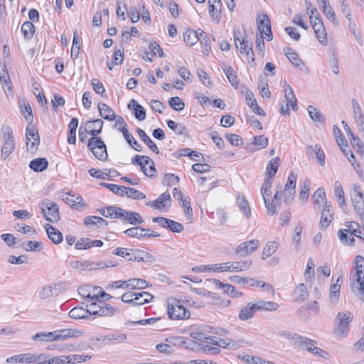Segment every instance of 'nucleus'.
<instances>
[{
    "label": "nucleus",
    "mask_w": 364,
    "mask_h": 364,
    "mask_svg": "<svg viewBox=\"0 0 364 364\" xmlns=\"http://www.w3.org/2000/svg\"><path fill=\"white\" fill-rule=\"evenodd\" d=\"M122 301L124 303H127L133 306H139L144 304L149 303L153 297H150V299H142L143 297H134L130 299H125L126 297H121Z\"/></svg>",
    "instance_id": "nucleus-44"
},
{
    "label": "nucleus",
    "mask_w": 364,
    "mask_h": 364,
    "mask_svg": "<svg viewBox=\"0 0 364 364\" xmlns=\"http://www.w3.org/2000/svg\"><path fill=\"white\" fill-rule=\"evenodd\" d=\"M136 132L144 143L146 144L154 153L157 154H159V150L156 144L151 139V138L145 133L143 129L141 128H137Z\"/></svg>",
    "instance_id": "nucleus-22"
},
{
    "label": "nucleus",
    "mask_w": 364,
    "mask_h": 364,
    "mask_svg": "<svg viewBox=\"0 0 364 364\" xmlns=\"http://www.w3.org/2000/svg\"><path fill=\"white\" fill-rule=\"evenodd\" d=\"M63 200L77 210H83L87 206L83 198L80 196L75 198L74 195L68 194V196L63 198Z\"/></svg>",
    "instance_id": "nucleus-13"
},
{
    "label": "nucleus",
    "mask_w": 364,
    "mask_h": 364,
    "mask_svg": "<svg viewBox=\"0 0 364 364\" xmlns=\"http://www.w3.org/2000/svg\"><path fill=\"white\" fill-rule=\"evenodd\" d=\"M169 106L176 111L180 112L185 107L183 100L178 97H172L168 100Z\"/></svg>",
    "instance_id": "nucleus-47"
},
{
    "label": "nucleus",
    "mask_w": 364,
    "mask_h": 364,
    "mask_svg": "<svg viewBox=\"0 0 364 364\" xmlns=\"http://www.w3.org/2000/svg\"><path fill=\"white\" fill-rule=\"evenodd\" d=\"M171 198L168 192L161 194L158 198L154 201H149L146 205L154 208L156 210L168 209L171 207Z\"/></svg>",
    "instance_id": "nucleus-11"
},
{
    "label": "nucleus",
    "mask_w": 364,
    "mask_h": 364,
    "mask_svg": "<svg viewBox=\"0 0 364 364\" xmlns=\"http://www.w3.org/2000/svg\"><path fill=\"white\" fill-rule=\"evenodd\" d=\"M124 213L127 216L124 218L123 222H126L132 225L141 224L144 222L140 214L136 212L127 210Z\"/></svg>",
    "instance_id": "nucleus-25"
},
{
    "label": "nucleus",
    "mask_w": 364,
    "mask_h": 364,
    "mask_svg": "<svg viewBox=\"0 0 364 364\" xmlns=\"http://www.w3.org/2000/svg\"><path fill=\"white\" fill-rule=\"evenodd\" d=\"M24 250L31 252H39L43 249L42 243L38 241H27L21 245Z\"/></svg>",
    "instance_id": "nucleus-40"
},
{
    "label": "nucleus",
    "mask_w": 364,
    "mask_h": 364,
    "mask_svg": "<svg viewBox=\"0 0 364 364\" xmlns=\"http://www.w3.org/2000/svg\"><path fill=\"white\" fill-rule=\"evenodd\" d=\"M318 2L321 3L323 12L326 16L328 19L332 21L333 25H338V22L336 18V14L333 9L328 4V0H317Z\"/></svg>",
    "instance_id": "nucleus-24"
},
{
    "label": "nucleus",
    "mask_w": 364,
    "mask_h": 364,
    "mask_svg": "<svg viewBox=\"0 0 364 364\" xmlns=\"http://www.w3.org/2000/svg\"><path fill=\"white\" fill-rule=\"evenodd\" d=\"M237 204L240 210L243 211L247 218L251 216V210L247 200L244 196H238L237 198Z\"/></svg>",
    "instance_id": "nucleus-34"
},
{
    "label": "nucleus",
    "mask_w": 364,
    "mask_h": 364,
    "mask_svg": "<svg viewBox=\"0 0 364 364\" xmlns=\"http://www.w3.org/2000/svg\"><path fill=\"white\" fill-rule=\"evenodd\" d=\"M259 245L258 240L243 242L237 246L235 253L241 257H246L256 250Z\"/></svg>",
    "instance_id": "nucleus-10"
},
{
    "label": "nucleus",
    "mask_w": 364,
    "mask_h": 364,
    "mask_svg": "<svg viewBox=\"0 0 364 364\" xmlns=\"http://www.w3.org/2000/svg\"><path fill=\"white\" fill-rule=\"evenodd\" d=\"M278 249V245L276 242L273 241H269L265 245L263 252L262 254V259H266L267 258L269 257L271 255H272L276 250Z\"/></svg>",
    "instance_id": "nucleus-32"
},
{
    "label": "nucleus",
    "mask_w": 364,
    "mask_h": 364,
    "mask_svg": "<svg viewBox=\"0 0 364 364\" xmlns=\"http://www.w3.org/2000/svg\"><path fill=\"white\" fill-rule=\"evenodd\" d=\"M353 318V314L349 311L339 312L335 318L333 334L337 336L346 337L348 333L349 324Z\"/></svg>",
    "instance_id": "nucleus-3"
},
{
    "label": "nucleus",
    "mask_w": 364,
    "mask_h": 364,
    "mask_svg": "<svg viewBox=\"0 0 364 364\" xmlns=\"http://www.w3.org/2000/svg\"><path fill=\"white\" fill-rule=\"evenodd\" d=\"M33 341H44V342H52L55 341V336H54V331L53 332H38L32 336Z\"/></svg>",
    "instance_id": "nucleus-31"
},
{
    "label": "nucleus",
    "mask_w": 364,
    "mask_h": 364,
    "mask_svg": "<svg viewBox=\"0 0 364 364\" xmlns=\"http://www.w3.org/2000/svg\"><path fill=\"white\" fill-rule=\"evenodd\" d=\"M48 166V161L45 158H37L30 161L29 168L35 172H42Z\"/></svg>",
    "instance_id": "nucleus-19"
},
{
    "label": "nucleus",
    "mask_w": 364,
    "mask_h": 364,
    "mask_svg": "<svg viewBox=\"0 0 364 364\" xmlns=\"http://www.w3.org/2000/svg\"><path fill=\"white\" fill-rule=\"evenodd\" d=\"M122 301L124 303H127L133 306H139L144 304L149 303L153 297H150V299H142L143 297H134L130 299H125L126 297H121Z\"/></svg>",
    "instance_id": "nucleus-43"
},
{
    "label": "nucleus",
    "mask_w": 364,
    "mask_h": 364,
    "mask_svg": "<svg viewBox=\"0 0 364 364\" xmlns=\"http://www.w3.org/2000/svg\"><path fill=\"white\" fill-rule=\"evenodd\" d=\"M309 114L311 119L314 122H323L325 120L321 111L312 105H309L307 108Z\"/></svg>",
    "instance_id": "nucleus-41"
},
{
    "label": "nucleus",
    "mask_w": 364,
    "mask_h": 364,
    "mask_svg": "<svg viewBox=\"0 0 364 364\" xmlns=\"http://www.w3.org/2000/svg\"><path fill=\"white\" fill-rule=\"evenodd\" d=\"M220 65L230 83L235 87H237L238 86V80L231 66H228L225 63H222Z\"/></svg>",
    "instance_id": "nucleus-23"
},
{
    "label": "nucleus",
    "mask_w": 364,
    "mask_h": 364,
    "mask_svg": "<svg viewBox=\"0 0 364 364\" xmlns=\"http://www.w3.org/2000/svg\"><path fill=\"white\" fill-rule=\"evenodd\" d=\"M333 215V209L331 205H328L326 202V205L321 211V216L320 224L323 228H326L331 223Z\"/></svg>",
    "instance_id": "nucleus-15"
},
{
    "label": "nucleus",
    "mask_w": 364,
    "mask_h": 364,
    "mask_svg": "<svg viewBox=\"0 0 364 364\" xmlns=\"http://www.w3.org/2000/svg\"><path fill=\"white\" fill-rule=\"evenodd\" d=\"M98 109L100 115L106 120L113 121L116 118V114L112 109H111L105 103H99Z\"/></svg>",
    "instance_id": "nucleus-21"
},
{
    "label": "nucleus",
    "mask_w": 364,
    "mask_h": 364,
    "mask_svg": "<svg viewBox=\"0 0 364 364\" xmlns=\"http://www.w3.org/2000/svg\"><path fill=\"white\" fill-rule=\"evenodd\" d=\"M316 344V342L314 340L301 336V341H299L296 347L301 348L309 352H312V349L315 347Z\"/></svg>",
    "instance_id": "nucleus-37"
},
{
    "label": "nucleus",
    "mask_w": 364,
    "mask_h": 364,
    "mask_svg": "<svg viewBox=\"0 0 364 364\" xmlns=\"http://www.w3.org/2000/svg\"><path fill=\"white\" fill-rule=\"evenodd\" d=\"M38 207L47 221L55 223L60 220L59 208L55 203L49 199H44L39 202Z\"/></svg>",
    "instance_id": "nucleus-4"
},
{
    "label": "nucleus",
    "mask_w": 364,
    "mask_h": 364,
    "mask_svg": "<svg viewBox=\"0 0 364 364\" xmlns=\"http://www.w3.org/2000/svg\"><path fill=\"white\" fill-rule=\"evenodd\" d=\"M92 85L93 90L97 94L100 95L102 97H107L105 89L101 82L98 79H93L92 80Z\"/></svg>",
    "instance_id": "nucleus-57"
},
{
    "label": "nucleus",
    "mask_w": 364,
    "mask_h": 364,
    "mask_svg": "<svg viewBox=\"0 0 364 364\" xmlns=\"http://www.w3.org/2000/svg\"><path fill=\"white\" fill-rule=\"evenodd\" d=\"M123 193L124 196H127L128 198H132V199H144L146 198V196L142 192L130 188V187H126L124 186L123 188Z\"/></svg>",
    "instance_id": "nucleus-33"
},
{
    "label": "nucleus",
    "mask_w": 364,
    "mask_h": 364,
    "mask_svg": "<svg viewBox=\"0 0 364 364\" xmlns=\"http://www.w3.org/2000/svg\"><path fill=\"white\" fill-rule=\"evenodd\" d=\"M90 299V304H87V314L97 315L100 316H112L118 308H114L102 300L104 297H87Z\"/></svg>",
    "instance_id": "nucleus-2"
},
{
    "label": "nucleus",
    "mask_w": 364,
    "mask_h": 364,
    "mask_svg": "<svg viewBox=\"0 0 364 364\" xmlns=\"http://www.w3.org/2000/svg\"><path fill=\"white\" fill-rule=\"evenodd\" d=\"M48 357V355L44 353L41 354H32V353H25L16 355L11 357H9L6 359V362L11 363H32L41 360V359H46Z\"/></svg>",
    "instance_id": "nucleus-9"
},
{
    "label": "nucleus",
    "mask_w": 364,
    "mask_h": 364,
    "mask_svg": "<svg viewBox=\"0 0 364 364\" xmlns=\"http://www.w3.org/2000/svg\"><path fill=\"white\" fill-rule=\"evenodd\" d=\"M100 185L108 188L109 190H110L112 193H114L116 195H118L120 196H124V193H123L124 186H119V185H116V184H112V183H107L105 182L100 183Z\"/></svg>",
    "instance_id": "nucleus-51"
},
{
    "label": "nucleus",
    "mask_w": 364,
    "mask_h": 364,
    "mask_svg": "<svg viewBox=\"0 0 364 364\" xmlns=\"http://www.w3.org/2000/svg\"><path fill=\"white\" fill-rule=\"evenodd\" d=\"M149 48L150 50L151 55L152 56H156L157 54L159 57H162L164 55V52L160 47V46L155 41L151 42L149 45Z\"/></svg>",
    "instance_id": "nucleus-64"
},
{
    "label": "nucleus",
    "mask_w": 364,
    "mask_h": 364,
    "mask_svg": "<svg viewBox=\"0 0 364 364\" xmlns=\"http://www.w3.org/2000/svg\"><path fill=\"white\" fill-rule=\"evenodd\" d=\"M257 306H259V310H268V311H274L278 309L279 304L276 302L272 301H259L257 303Z\"/></svg>",
    "instance_id": "nucleus-60"
},
{
    "label": "nucleus",
    "mask_w": 364,
    "mask_h": 364,
    "mask_svg": "<svg viewBox=\"0 0 364 364\" xmlns=\"http://www.w3.org/2000/svg\"><path fill=\"white\" fill-rule=\"evenodd\" d=\"M124 59V48L122 47L119 48H115L113 54L112 65H119L122 63Z\"/></svg>",
    "instance_id": "nucleus-58"
},
{
    "label": "nucleus",
    "mask_w": 364,
    "mask_h": 364,
    "mask_svg": "<svg viewBox=\"0 0 364 364\" xmlns=\"http://www.w3.org/2000/svg\"><path fill=\"white\" fill-rule=\"evenodd\" d=\"M351 145L358 152H362L364 149V145L360 138L355 136L353 133H350V138H349Z\"/></svg>",
    "instance_id": "nucleus-55"
},
{
    "label": "nucleus",
    "mask_w": 364,
    "mask_h": 364,
    "mask_svg": "<svg viewBox=\"0 0 364 364\" xmlns=\"http://www.w3.org/2000/svg\"><path fill=\"white\" fill-rule=\"evenodd\" d=\"M259 310V306L256 304H248L243 307L239 314V318L242 321L248 320L253 317L255 311Z\"/></svg>",
    "instance_id": "nucleus-18"
},
{
    "label": "nucleus",
    "mask_w": 364,
    "mask_h": 364,
    "mask_svg": "<svg viewBox=\"0 0 364 364\" xmlns=\"http://www.w3.org/2000/svg\"><path fill=\"white\" fill-rule=\"evenodd\" d=\"M44 228L47 232L48 237L53 243L59 244L63 241V234L55 228L50 224H46Z\"/></svg>",
    "instance_id": "nucleus-17"
},
{
    "label": "nucleus",
    "mask_w": 364,
    "mask_h": 364,
    "mask_svg": "<svg viewBox=\"0 0 364 364\" xmlns=\"http://www.w3.org/2000/svg\"><path fill=\"white\" fill-rule=\"evenodd\" d=\"M284 53L289 61L296 67L303 65V61L299 58V55L290 47H285Z\"/></svg>",
    "instance_id": "nucleus-26"
},
{
    "label": "nucleus",
    "mask_w": 364,
    "mask_h": 364,
    "mask_svg": "<svg viewBox=\"0 0 364 364\" xmlns=\"http://www.w3.org/2000/svg\"><path fill=\"white\" fill-rule=\"evenodd\" d=\"M240 49L241 53L242 50H245L247 56H249L250 53H251L252 56L254 55L252 43L251 41L247 40L246 37L242 38V41H240Z\"/></svg>",
    "instance_id": "nucleus-50"
},
{
    "label": "nucleus",
    "mask_w": 364,
    "mask_h": 364,
    "mask_svg": "<svg viewBox=\"0 0 364 364\" xmlns=\"http://www.w3.org/2000/svg\"><path fill=\"white\" fill-rule=\"evenodd\" d=\"M168 316L171 319H185L191 316L190 311L186 309L181 301L171 297V301H168Z\"/></svg>",
    "instance_id": "nucleus-6"
},
{
    "label": "nucleus",
    "mask_w": 364,
    "mask_h": 364,
    "mask_svg": "<svg viewBox=\"0 0 364 364\" xmlns=\"http://www.w3.org/2000/svg\"><path fill=\"white\" fill-rule=\"evenodd\" d=\"M257 26L261 35L264 33V28L267 30V26H271L269 18L267 14H263L262 18L257 20Z\"/></svg>",
    "instance_id": "nucleus-52"
},
{
    "label": "nucleus",
    "mask_w": 364,
    "mask_h": 364,
    "mask_svg": "<svg viewBox=\"0 0 364 364\" xmlns=\"http://www.w3.org/2000/svg\"><path fill=\"white\" fill-rule=\"evenodd\" d=\"M4 144L1 151L2 160H6L14 151L16 143L11 128L9 125L3 126L1 128Z\"/></svg>",
    "instance_id": "nucleus-5"
},
{
    "label": "nucleus",
    "mask_w": 364,
    "mask_h": 364,
    "mask_svg": "<svg viewBox=\"0 0 364 364\" xmlns=\"http://www.w3.org/2000/svg\"><path fill=\"white\" fill-rule=\"evenodd\" d=\"M21 32L25 38L31 39L35 32V26L31 21H26L21 26Z\"/></svg>",
    "instance_id": "nucleus-39"
},
{
    "label": "nucleus",
    "mask_w": 364,
    "mask_h": 364,
    "mask_svg": "<svg viewBox=\"0 0 364 364\" xmlns=\"http://www.w3.org/2000/svg\"><path fill=\"white\" fill-rule=\"evenodd\" d=\"M359 224L354 221H350L347 225V230L350 232L351 236L355 235L360 240H364V237L360 235L361 230L359 229Z\"/></svg>",
    "instance_id": "nucleus-48"
},
{
    "label": "nucleus",
    "mask_w": 364,
    "mask_h": 364,
    "mask_svg": "<svg viewBox=\"0 0 364 364\" xmlns=\"http://www.w3.org/2000/svg\"><path fill=\"white\" fill-rule=\"evenodd\" d=\"M132 289H144L149 287V282L142 279L133 278Z\"/></svg>",
    "instance_id": "nucleus-62"
},
{
    "label": "nucleus",
    "mask_w": 364,
    "mask_h": 364,
    "mask_svg": "<svg viewBox=\"0 0 364 364\" xmlns=\"http://www.w3.org/2000/svg\"><path fill=\"white\" fill-rule=\"evenodd\" d=\"M179 182V178L173 173H166L163 183L167 186H172Z\"/></svg>",
    "instance_id": "nucleus-61"
},
{
    "label": "nucleus",
    "mask_w": 364,
    "mask_h": 364,
    "mask_svg": "<svg viewBox=\"0 0 364 364\" xmlns=\"http://www.w3.org/2000/svg\"><path fill=\"white\" fill-rule=\"evenodd\" d=\"M110 213L108 215L112 219H119L123 222L124 218L126 216L124 212L127 210L117 206H109L108 209Z\"/></svg>",
    "instance_id": "nucleus-35"
},
{
    "label": "nucleus",
    "mask_w": 364,
    "mask_h": 364,
    "mask_svg": "<svg viewBox=\"0 0 364 364\" xmlns=\"http://www.w3.org/2000/svg\"><path fill=\"white\" fill-rule=\"evenodd\" d=\"M136 252H137V249L117 247L113 253L129 261L136 262L137 253Z\"/></svg>",
    "instance_id": "nucleus-16"
},
{
    "label": "nucleus",
    "mask_w": 364,
    "mask_h": 364,
    "mask_svg": "<svg viewBox=\"0 0 364 364\" xmlns=\"http://www.w3.org/2000/svg\"><path fill=\"white\" fill-rule=\"evenodd\" d=\"M213 284L217 288L223 289L224 294H232V296H242V293L235 292V287L230 284H224L218 279H214Z\"/></svg>",
    "instance_id": "nucleus-29"
},
{
    "label": "nucleus",
    "mask_w": 364,
    "mask_h": 364,
    "mask_svg": "<svg viewBox=\"0 0 364 364\" xmlns=\"http://www.w3.org/2000/svg\"><path fill=\"white\" fill-rule=\"evenodd\" d=\"M211 301L208 302L216 309H223L227 307L230 304V301L226 297H210Z\"/></svg>",
    "instance_id": "nucleus-38"
},
{
    "label": "nucleus",
    "mask_w": 364,
    "mask_h": 364,
    "mask_svg": "<svg viewBox=\"0 0 364 364\" xmlns=\"http://www.w3.org/2000/svg\"><path fill=\"white\" fill-rule=\"evenodd\" d=\"M353 205L359 203L364 200V196L362 191L361 186L359 185H355L353 186V191L350 194Z\"/></svg>",
    "instance_id": "nucleus-36"
},
{
    "label": "nucleus",
    "mask_w": 364,
    "mask_h": 364,
    "mask_svg": "<svg viewBox=\"0 0 364 364\" xmlns=\"http://www.w3.org/2000/svg\"><path fill=\"white\" fill-rule=\"evenodd\" d=\"M296 183V175L294 174L293 172H291L288 177L287 182L284 186V190L285 196V203H289L294 199V196L295 195Z\"/></svg>",
    "instance_id": "nucleus-12"
},
{
    "label": "nucleus",
    "mask_w": 364,
    "mask_h": 364,
    "mask_svg": "<svg viewBox=\"0 0 364 364\" xmlns=\"http://www.w3.org/2000/svg\"><path fill=\"white\" fill-rule=\"evenodd\" d=\"M252 262L251 260L233 262L231 264L232 272H240L250 268Z\"/></svg>",
    "instance_id": "nucleus-46"
},
{
    "label": "nucleus",
    "mask_w": 364,
    "mask_h": 364,
    "mask_svg": "<svg viewBox=\"0 0 364 364\" xmlns=\"http://www.w3.org/2000/svg\"><path fill=\"white\" fill-rule=\"evenodd\" d=\"M69 316L74 319H80L87 317V311L82 307H75L69 312Z\"/></svg>",
    "instance_id": "nucleus-45"
},
{
    "label": "nucleus",
    "mask_w": 364,
    "mask_h": 364,
    "mask_svg": "<svg viewBox=\"0 0 364 364\" xmlns=\"http://www.w3.org/2000/svg\"><path fill=\"white\" fill-rule=\"evenodd\" d=\"M87 148L92 152L93 155L100 161L107 160L108 154L105 142L99 137H91L88 140Z\"/></svg>",
    "instance_id": "nucleus-7"
},
{
    "label": "nucleus",
    "mask_w": 364,
    "mask_h": 364,
    "mask_svg": "<svg viewBox=\"0 0 364 364\" xmlns=\"http://www.w3.org/2000/svg\"><path fill=\"white\" fill-rule=\"evenodd\" d=\"M20 107H21V111L23 114L26 113V114L24 116L26 118V120L28 121V122H33V114H32L31 107L29 103L24 102L23 104L21 105Z\"/></svg>",
    "instance_id": "nucleus-59"
},
{
    "label": "nucleus",
    "mask_w": 364,
    "mask_h": 364,
    "mask_svg": "<svg viewBox=\"0 0 364 364\" xmlns=\"http://www.w3.org/2000/svg\"><path fill=\"white\" fill-rule=\"evenodd\" d=\"M76 330L67 328L54 331V336L56 341L65 340L68 338L76 336Z\"/></svg>",
    "instance_id": "nucleus-30"
},
{
    "label": "nucleus",
    "mask_w": 364,
    "mask_h": 364,
    "mask_svg": "<svg viewBox=\"0 0 364 364\" xmlns=\"http://www.w3.org/2000/svg\"><path fill=\"white\" fill-rule=\"evenodd\" d=\"M136 252L137 253L136 262H145L151 263L156 261L155 257L149 252H146L139 249H137V252Z\"/></svg>",
    "instance_id": "nucleus-42"
},
{
    "label": "nucleus",
    "mask_w": 364,
    "mask_h": 364,
    "mask_svg": "<svg viewBox=\"0 0 364 364\" xmlns=\"http://www.w3.org/2000/svg\"><path fill=\"white\" fill-rule=\"evenodd\" d=\"M355 270L350 273V287L355 294L364 296V257L358 255L355 257Z\"/></svg>",
    "instance_id": "nucleus-1"
},
{
    "label": "nucleus",
    "mask_w": 364,
    "mask_h": 364,
    "mask_svg": "<svg viewBox=\"0 0 364 364\" xmlns=\"http://www.w3.org/2000/svg\"><path fill=\"white\" fill-rule=\"evenodd\" d=\"M314 205H318L321 203L327 202L326 199L325 191L323 188H318L312 196Z\"/></svg>",
    "instance_id": "nucleus-49"
},
{
    "label": "nucleus",
    "mask_w": 364,
    "mask_h": 364,
    "mask_svg": "<svg viewBox=\"0 0 364 364\" xmlns=\"http://www.w3.org/2000/svg\"><path fill=\"white\" fill-rule=\"evenodd\" d=\"M347 232V230H340L338 232L339 240L343 244L353 245V242H355V239L352 236L348 237V234L346 233Z\"/></svg>",
    "instance_id": "nucleus-54"
},
{
    "label": "nucleus",
    "mask_w": 364,
    "mask_h": 364,
    "mask_svg": "<svg viewBox=\"0 0 364 364\" xmlns=\"http://www.w3.org/2000/svg\"><path fill=\"white\" fill-rule=\"evenodd\" d=\"M199 41L198 36V31H195L192 29H187L183 33V41L188 46L195 45Z\"/></svg>",
    "instance_id": "nucleus-28"
},
{
    "label": "nucleus",
    "mask_w": 364,
    "mask_h": 364,
    "mask_svg": "<svg viewBox=\"0 0 364 364\" xmlns=\"http://www.w3.org/2000/svg\"><path fill=\"white\" fill-rule=\"evenodd\" d=\"M272 185V181L271 180V178H267L264 180V182L261 188V193L262 195L264 200L267 199V197H268L271 195Z\"/></svg>",
    "instance_id": "nucleus-56"
},
{
    "label": "nucleus",
    "mask_w": 364,
    "mask_h": 364,
    "mask_svg": "<svg viewBox=\"0 0 364 364\" xmlns=\"http://www.w3.org/2000/svg\"><path fill=\"white\" fill-rule=\"evenodd\" d=\"M144 228H143L134 227V228H131L126 230L124 232V233L129 236H131L133 237H136L138 239H141V238H143L142 232H144Z\"/></svg>",
    "instance_id": "nucleus-53"
},
{
    "label": "nucleus",
    "mask_w": 364,
    "mask_h": 364,
    "mask_svg": "<svg viewBox=\"0 0 364 364\" xmlns=\"http://www.w3.org/2000/svg\"><path fill=\"white\" fill-rule=\"evenodd\" d=\"M104 122L100 119L87 121L85 125L88 131V134L92 135V137H97L102 129Z\"/></svg>",
    "instance_id": "nucleus-14"
},
{
    "label": "nucleus",
    "mask_w": 364,
    "mask_h": 364,
    "mask_svg": "<svg viewBox=\"0 0 364 364\" xmlns=\"http://www.w3.org/2000/svg\"><path fill=\"white\" fill-rule=\"evenodd\" d=\"M65 285L63 283L55 284L54 287L48 286L43 287V294L47 296H57L60 294H65Z\"/></svg>",
    "instance_id": "nucleus-20"
},
{
    "label": "nucleus",
    "mask_w": 364,
    "mask_h": 364,
    "mask_svg": "<svg viewBox=\"0 0 364 364\" xmlns=\"http://www.w3.org/2000/svg\"><path fill=\"white\" fill-rule=\"evenodd\" d=\"M167 229L173 232L179 233L183 230V225L178 222L170 219L168 223Z\"/></svg>",
    "instance_id": "nucleus-63"
},
{
    "label": "nucleus",
    "mask_w": 364,
    "mask_h": 364,
    "mask_svg": "<svg viewBox=\"0 0 364 364\" xmlns=\"http://www.w3.org/2000/svg\"><path fill=\"white\" fill-rule=\"evenodd\" d=\"M279 158L275 157L272 159L267 165L266 167V175L269 176V178H272L276 175L278 167L279 166Z\"/></svg>",
    "instance_id": "nucleus-27"
},
{
    "label": "nucleus",
    "mask_w": 364,
    "mask_h": 364,
    "mask_svg": "<svg viewBox=\"0 0 364 364\" xmlns=\"http://www.w3.org/2000/svg\"><path fill=\"white\" fill-rule=\"evenodd\" d=\"M26 146L28 151L36 150L40 143V136L37 129L33 124V122H28L26 130Z\"/></svg>",
    "instance_id": "nucleus-8"
}]
</instances>
